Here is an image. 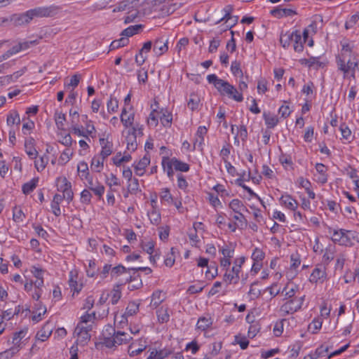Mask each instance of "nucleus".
<instances>
[{
  "mask_svg": "<svg viewBox=\"0 0 359 359\" xmlns=\"http://www.w3.org/2000/svg\"><path fill=\"white\" fill-rule=\"evenodd\" d=\"M340 130L341 133L342 137L346 140H349L351 136V132L350 129L345 125L340 126Z\"/></svg>",
  "mask_w": 359,
  "mask_h": 359,
  "instance_id": "obj_61",
  "label": "nucleus"
},
{
  "mask_svg": "<svg viewBox=\"0 0 359 359\" xmlns=\"http://www.w3.org/2000/svg\"><path fill=\"white\" fill-rule=\"evenodd\" d=\"M162 166L164 171L172 170V167H174L173 158H170L167 156H163L162 158Z\"/></svg>",
  "mask_w": 359,
  "mask_h": 359,
  "instance_id": "obj_54",
  "label": "nucleus"
},
{
  "mask_svg": "<svg viewBox=\"0 0 359 359\" xmlns=\"http://www.w3.org/2000/svg\"><path fill=\"white\" fill-rule=\"evenodd\" d=\"M265 123L269 128H274L279 122L278 118L276 115L271 114V113L264 112L263 114Z\"/></svg>",
  "mask_w": 359,
  "mask_h": 359,
  "instance_id": "obj_21",
  "label": "nucleus"
},
{
  "mask_svg": "<svg viewBox=\"0 0 359 359\" xmlns=\"http://www.w3.org/2000/svg\"><path fill=\"white\" fill-rule=\"evenodd\" d=\"M298 290V287L297 285H294V287H292L291 288L289 287V285L287 284L283 289V292H285V299H291L293 298H295V294Z\"/></svg>",
  "mask_w": 359,
  "mask_h": 359,
  "instance_id": "obj_36",
  "label": "nucleus"
},
{
  "mask_svg": "<svg viewBox=\"0 0 359 359\" xmlns=\"http://www.w3.org/2000/svg\"><path fill=\"white\" fill-rule=\"evenodd\" d=\"M172 353L169 348H163L160 351H153L147 359H163Z\"/></svg>",
  "mask_w": 359,
  "mask_h": 359,
  "instance_id": "obj_19",
  "label": "nucleus"
},
{
  "mask_svg": "<svg viewBox=\"0 0 359 359\" xmlns=\"http://www.w3.org/2000/svg\"><path fill=\"white\" fill-rule=\"evenodd\" d=\"M95 320V313H86L81 317V321L79 324L88 325L89 323H93Z\"/></svg>",
  "mask_w": 359,
  "mask_h": 359,
  "instance_id": "obj_46",
  "label": "nucleus"
},
{
  "mask_svg": "<svg viewBox=\"0 0 359 359\" xmlns=\"http://www.w3.org/2000/svg\"><path fill=\"white\" fill-rule=\"evenodd\" d=\"M134 119L135 114L133 113L130 114L127 118L121 116V121L126 128H131L133 126Z\"/></svg>",
  "mask_w": 359,
  "mask_h": 359,
  "instance_id": "obj_55",
  "label": "nucleus"
},
{
  "mask_svg": "<svg viewBox=\"0 0 359 359\" xmlns=\"http://www.w3.org/2000/svg\"><path fill=\"white\" fill-rule=\"evenodd\" d=\"M91 194L89 190L84 189L81 194V201L83 203H89L91 199Z\"/></svg>",
  "mask_w": 359,
  "mask_h": 359,
  "instance_id": "obj_62",
  "label": "nucleus"
},
{
  "mask_svg": "<svg viewBox=\"0 0 359 359\" xmlns=\"http://www.w3.org/2000/svg\"><path fill=\"white\" fill-rule=\"evenodd\" d=\"M80 79L79 75H74L66 81L65 84L68 88H76L79 86Z\"/></svg>",
  "mask_w": 359,
  "mask_h": 359,
  "instance_id": "obj_48",
  "label": "nucleus"
},
{
  "mask_svg": "<svg viewBox=\"0 0 359 359\" xmlns=\"http://www.w3.org/2000/svg\"><path fill=\"white\" fill-rule=\"evenodd\" d=\"M234 344H239L241 349L244 350L247 348L249 344V341L245 337H243L241 335L235 336V339L233 341Z\"/></svg>",
  "mask_w": 359,
  "mask_h": 359,
  "instance_id": "obj_45",
  "label": "nucleus"
},
{
  "mask_svg": "<svg viewBox=\"0 0 359 359\" xmlns=\"http://www.w3.org/2000/svg\"><path fill=\"white\" fill-rule=\"evenodd\" d=\"M65 114L56 111L55 114V121L58 130H65Z\"/></svg>",
  "mask_w": 359,
  "mask_h": 359,
  "instance_id": "obj_27",
  "label": "nucleus"
},
{
  "mask_svg": "<svg viewBox=\"0 0 359 359\" xmlns=\"http://www.w3.org/2000/svg\"><path fill=\"white\" fill-rule=\"evenodd\" d=\"M229 208L235 212L239 213L243 210H247L246 207L239 199H233L229 203Z\"/></svg>",
  "mask_w": 359,
  "mask_h": 359,
  "instance_id": "obj_26",
  "label": "nucleus"
},
{
  "mask_svg": "<svg viewBox=\"0 0 359 359\" xmlns=\"http://www.w3.org/2000/svg\"><path fill=\"white\" fill-rule=\"evenodd\" d=\"M6 122L8 126L20 124V118L18 113L16 111H11L7 116Z\"/></svg>",
  "mask_w": 359,
  "mask_h": 359,
  "instance_id": "obj_31",
  "label": "nucleus"
},
{
  "mask_svg": "<svg viewBox=\"0 0 359 359\" xmlns=\"http://www.w3.org/2000/svg\"><path fill=\"white\" fill-rule=\"evenodd\" d=\"M160 198L161 201L166 202L169 205H171L173 203L174 199L168 188L162 189L161 192L160 193Z\"/></svg>",
  "mask_w": 359,
  "mask_h": 359,
  "instance_id": "obj_37",
  "label": "nucleus"
},
{
  "mask_svg": "<svg viewBox=\"0 0 359 359\" xmlns=\"http://www.w3.org/2000/svg\"><path fill=\"white\" fill-rule=\"evenodd\" d=\"M103 161L104 159L102 158L100 159L99 157H94L91 161V169L95 172H100L101 169L103 168Z\"/></svg>",
  "mask_w": 359,
  "mask_h": 359,
  "instance_id": "obj_41",
  "label": "nucleus"
},
{
  "mask_svg": "<svg viewBox=\"0 0 359 359\" xmlns=\"http://www.w3.org/2000/svg\"><path fill=\"white\" fill-rule=\"evenodd\" d=\"M168 39H159L154 43V52L158 55H162L168 50Z\"/></svg>",
  "mask_w": 359,
  "mask_h": 359,
  "instance_id": "obj_12",
  "label": "nucleus"
},
{
  "mask_svg": "<svg viewBox=\"0 0 359 359\" xmlns=\"http://www.w3.org/2000/svg\"><path fill=\"white\" fill-rule=\"evenodd\" d=\"M131 339L132 337L126 332L118 331L116 332V335L114 336L113 344H114V346H116L123 343H127Z\"/></svg>",
  "mask_w": 359,
  "mask_h": 359,
  "instance_id": "obj_18",
  "label": "nucleus"
},
{
  "mask_svg": "<svg viewBox=\"0 0 359 359\" xmlns=\"http://www.w3.org/2000/svg\"><path fill=\"white\" fill-rule=\"evenodd\" d=\"M334 248L330 247L327 248L323 257L324 261L330 262L333 260L334 258Z\"/></svg>",
  "mask_w": 359,
  "mask_h": 359,
  "instance_id": "obj_58",
  "label": "nucleus"
},
{
  "mask_svg": "<svg viewBox=\"0 0 359 359\" xmlns=\"http://www.w3.org/2000/svg\"><path fill=\"white\" fill-rule=\"evenodd\" d=\"M149 163L150 158L145 155L136 165H134L135 174L139 176H142L144 173L145 168Z\"/></svg>",
  "mask_w": 359,
  "mask_h": 359,
  "instance_id": "obj_14",
  "label": "nucleus"
},
{
  "mask_svg": "<svg viewBox=\"0 0 359 359\" xmlns=\"http://www.w3.org/2000/svg\"><path fill=\"white\" fill-rule=\"evenodd\" d=\"M88 181V187L90 190L93 191L94 194L99 197H101L104 191V187L100 184L98 182H94L91 177L86 179Z\"/></svg>",
  "mask_w": 359,
  "mask_h": 359,
  "instance_id": "obj_15",
  "label": "nucleus"
},
{
  "mask_svg": "<svg viewBox=\"0 0 359 359\" xmlns=\"http://www.w3.org/2000/svg\"><path fill=\"white\" fill-rule=\"evenodd\" d=\"M91 330L92 325H84L81 324H78L75 329V332L77 334L78 337L83 341H88L90 339V334H89V332Z\"/></svg>",
  "mask_w": 359,
  "mask_h": 359,
  "instance_id": "obj_10",
  "label": "nucleus"
},
{
  "mask_svg": "<svg viewBox=\"0 0 359 359\" xmlns=\"http://www.w3.org/2000/svg\"><path fill=\"white\" fill-rule=\"evenodd\" d=\"M130 270H133V269H126L123 265L119 264L115 267L111 268L110 274H111V278H117L121 274H123V273H125L129 271Z\"/></svg>",
  "mask_w": 359,
  "mask_h": 359,
  "instance_id": "obj_29",
  "label": "nucleus"
},
{
  "mask_svg": "<svg viewBox=\"0 0 359 359\" xmlns=\"http://www.w3.org/2000/svg\"><path fill=\"white\" fill-rule=\"evenodd\" d=\"M138 5V0H132L130 4L124 5L122 9L127 11L126 15L124 17V22L126 24L133 22L137 17L139 13Z\"/></svg>",
  "mask_w": 359,
  "mask_h": 359,
  "instance_id": "obj_6",
  "label": "nucleus"
},
{
  "mask_svg": "<svg viewBox=\"0 0 359 359\" xmlns=\"http://www.w3.org/2000/svg\"><path fill=\"white\" fill-rule=\"evenodd\" d=\"M52 329L49 325V323H47L42 328V330L38 332L37 336H39V339L41 341H44L47 339L51 334Z\"/></svg>",
  "mask_w": 359,
  "mask_h": 359,
  "instance_id": "obj_33",
  "label": "nucleus"
},
{
  "mask_svg": "<svg viewBox=\"0 0 359 359\" xmlns=\"http://www.w3.org/2000/svg\"><path fill=\"white\" fill-rule=\"evenodd\" d=\"M264 258V252L262 250L256 248L252 255V259H253V261L261 262V261H262V259Z\"/></svg>",
  "mask_w": 359,
  "mask_h": 359,
  "instance_id": "obj_59",
  "label": "nucleus"
},
{
  "mask_svg": "<svg viewBox=\"0 0 359 359\" xmlns=\"http://www.w3.org/2000/svg\"><path fill=\"white\" fill-rule=\"evenodd\" d=\"M116 332L115 328L110 325H106L102 332V337L103 339V344H104L107 348L114 347V344H113L114 336H115Z\"/></svg>",
  "mask_w": 359,
  "mask_h": 359,
  "instance_id": "obj_7",
  "label": "nucleus"
},
{
  "mask_svg": "<svg viewBox=\"0 0 359 359\" xmlns=\"http://www.w3.org/2000/svg\"><path fill=\"white\" fill-rule=\"evenodd\" d=\"M139 310V304H137L135 302H131L128 304L126 311V315L127 316H133Z\"/></svg>",
  "mask_w": 359,
  "mask_h": 359,
  "instance_id": "obj_52",
  "label": "nucleus"
},
{
  "mask_svg": "<svg viewBox=\"0 0 359 359\" xmlns=\"http://www.w3.org/2000/svg\"><path fill=\"white\" fill-rule=\"evenodd\" d=\"M305 296L287 299L280 308L282 316L293 314L300 310L304 301Z\"/></svg>",
  "mask_w": 359,
  "mask_h": 359,
  "instance_id": "obj_4",
  "label": "nucleus"
},
{
  "mask_svg": "<svg viewBox=\"0 0 359 359\" xmlns=\"http://www.w3.org/2000/svg\"><path fill=\"white\" fill-rule=\"evenodd\" d=\"M32 42H23V43H18L15 45H14L12 48L6 54V58L10 57L11 55H13L14 54H16L22 50H26L29 47V44H31Z\"/></svg>",
  "mask_w": 359,
  "mask_h": 359,
  "instance_id": "obj_22",
  "label": "nucleus"
},
{
  "mask_svg": "<svg viewBox=\"0 0 359 359\" xmlns=\"http://www.w3.org/2000/svg\"><path fill=\"white\" fill-rule=\"evenodd\" d=\"M137 79L140 85L144 84L148 79L147 71L144 69H140L137 72Z\"/></svg>",
  "mask_w": 359,
  "mask_h": 359,
  "instance_id": "obj_50",
  "label": "nucleus"
},
{
  "mask_svg": "<svg viewBox=\"0 0 359 359\" xmlns=\"http://www.w3.org/2000/svg\"><path fill=\"white\" fill-rule=\"evenodd\" d=\"M25 148L27 154L31 158H36L37 156V151L34 148V140L32 137H29L25 140Z\"/></svg>",
  "mask_w": 359,
  "mask_h": 359,
  "instance_id": "obj_16",
  "label": "nucleus"
},
{
  "mask_svg": "<svg viewBox=\"0 0 359 359\" xmlns=\"http://www.w3.org/2000/svg\"><path fill=\"white\" fill-rule=\"evenodd\" d=\"M327 232L331 235V238L333 242L345 246H348L351 244V240L347 234L348 233H350V231L342 229L336 230L329 227Z\"/></svg>",
  "mask_w": 359,
  "mask_h": 359,
  "instance_id": "obj_5",
  "label": "nucleus"
},
{
  "mask_svg": "<svg viewBox=\"0 0 359 359\" xmlns=\"http://www.w3.org/2000/svg\"><path fill=\"white\" fill-rule=\"evenodd\" d=\"M238 16H229L227 19L224 20L225 22V27L222 29V31L227 30L233 27L238 22Z\"/></svg>",
  "mask_w": 359,
  "mask_h": 359,
  "instance_id": "obj_56",
  "label": "nucleus"
},
{
  "mask_svg": "<svg viewBox=\"0 0 359 359\" xmlns=\"http://www.w3.org/2000/svg\"><path fill=\"white\" fill-rule=\"evenodd\" d=\"M38 182V178H33L29 182L24 184L22 187V192L25 194H29L31 193L36 187Z\"/></svg>",
  "mask_w": 359,
  "mask_h": 359,
  "instance_id": "obj_28",
  "label": "nucleus"
},
{
  "mask_svg": "<svg viewBox=\"0 0 359 359\" xmlns=\"http://www.w3.org/2000/svg\"><path fill=\"white\" fill-rule=\"evenodd\" d=\"M141 28V25L130 26L123 31L122 35L126 37L132 36L134 34H137L140 30Z\"/></svg>",
  "mask_w": 359,
  "mask_h": 359,
  "instance_id": "obj_40",
  "label": "nucleus"
},
{
  "mask_svg": "<svg viewBox=\"0 0 359 359\" xmlns=\"http://www.w3.org/2000/svg\"><path fill=\"white\" fill-rule=\"evenodd\" d=\"M341 53L339 57H349L350 55H355L352 53V46L350 43L344 41L341 43Z\"/></svg>",
  "mask_w": 359,
  "mask_h": 359,
  "instance_id": "obj_43",
  "label": "nucleus"
},
{
  "mask_svg": "<svg viewBox=\"0 0 359 359\" xmlns=\"http://www.w3.org/2000/svg\"><path fill=\"white\" fill-rule=\"evenodd\" d=\"M158 320L160 323H163L169 320L170 316L168 313L167 309L161 308L157 311Z\"/></svg>",
  "mask_w": 359,
  "mask_h": 359,
  "instance_id": "obj_42",
  "label": "nucleus"
},
{
  "mask_svg": "<svg viewBox=\"0 0 359 359\" xmlns=\"http://www.w3.org/2000/svg\"><path fill=\"white\" fill-rule=\"evenodd\" d=\"M326 278L325 269L324 267L320 266H317L314 269L312 273L310 276L309 280L311 283H317L318 280L323 281Z\"/></svg>",
  "mask_w": 359,
  "mask_h": 359,
  "instance_id": "obj_13",
  "label": "nucleus"
},
{
  "mask_svg": "<svg viewBox=\"0 0 359 359\" xmlns=\"http://www.w3.org/2000/svg\"><path fill=\"white\" fill-rule=\"evenodd\" d=\"M231 72L236 77L241 78L243 76V72L241 68L240 62L234 60L231 62Z\"/></svg>",
  "mask_w": 359,
  "mask_h": 359,
  "instance_id": "obj_30",
  "label": "nucleus"
},
{
  "mask_svg": "<svg viewBox=\"0 0 359 359\" xmlns=\"http://www.w3.org/2000/svg\"><path fill=\"white\" fill-rule=\"evenodd\" d=\"M207 81L212 84L215 88L229 90L230 85L225 81L219 79L216 74H209L207 76Z\"/></svg>",
  "mask_w": 359,
  "mask_h": 359,
  "instance_id": "obj_9",
  "label": "nucleus"
},
{
  "mask_svg": "<svg viewBox=\"0 0 359 359\" xmlns=\"http://www.w3.org/2000/svg\"><path fill=\"white\" fill-rule=\"evenodd\" d=\"M337 64L345 77L354 78L355 74L359 71V59L356 55L339 57Z\"/></svg>",
  "mask_w": 359,
  "mask_h": 359,
  "instance_id": "obj_2",
  "label": "nucleus"
},
{
  "mask_svg": "<svg viewBox=\"0 0 359 359\" xmlns=\"http://www.w3.org/2000/svg\"><path fill=\"white\" fill-rule=\"evenodd\" d=\"M149 218L153 224H158L161 220V215L156 208L148 212Z\"/></svg>",
  "mask_w": 359,
  "mask_h": 359,
  "instance_id": "obj_47",
  "label": "nucleus"
},
{
  "mask_svg": "<svg viewBox=\"0 0 359 359\" xmlns=\"http://www.w3.org/2000/svg\"><path fill=\"white\" fill-rule=\"evenodd\" d=\"M76 278V273H74V271H71L69 273V286L72 288H73L74 291L79 292L81 289V286L78 285Z\"/></svg>",
  "mask_w": 359,
  "mask_h": 359,
  "instance_id": "obj_44",
  "label": "nucleus"
},
{
  "mask_svg": "<svg viewBox=\"0 0 359 359\" xmlns=\"http://www.w3.org/2000/svg\"><path fill=\"white\" fill-rule=\"evenodd\" d=\"M311 32H313L312 25H310L303 31L298 29L289 30L281 34L280 36V44L285 48L292 46L294 51L302 52L304 49V44L306 41L309 46H312L313 44V40L309 39Z\"/></svg>",
  "mask_w": 359,
  "mask_h": 359,
  "instance_id": "obj_1",
  "label": "nucleus"
},
{
  "mask_svg": "<svg viewBox=\"0 0 359 359\" xmlns=\"http://www.w3.org/2000/svg\"><path fill=\"white\" fill-rule=\"evenodd\" d=\"M58 137V142L65 147H70L72 144V138L69 133L64 131L60 130L57 134Z\"/></svg>",
  "mask_w": 359,
  "mask_h": 359,
  "instance_id": "obj_24",
  "label": "nucleus"
},
{
  "mask_svg": "<svg viewBox=\"0 0 359 359\" xmlns=\"http://www.w3.org/2000/svg\"><path fill=\"white\" fill-rule=\"evenodd\" d=\"M359 20V14L355 13L350 16L345 24V27L347 29L354 27L358 21Z\"/></svg>",
  "mask_w": 359,
  "mask_h": 359,
  "instance_id": "obj_49",
  "label": "nucleus"
},
{
  "mask_svg": "<svg viewBox=\"0 0 359 359\" xmlns=\"http://www.w3.org/2000/svg\"><path fill=\"white\" fill-rule=\"evenodd\" d=\"M56 8L55 6L39 7L28 11L22 17V22H29L34 18L48 17L55 13Z\"/></svg>",
  "mask_w": 359,
  "mask_h": 359,
  "instance_id": "obj_3",
  "label": "nucleus"
},
{
  "mask_svg": "<svg viewBox=\"0 0 359 359\" xmlns=\"http://www.w3.org/2000/svg\"><path fill=\"white\" fill-rule=\"evenodd\" d=\"M221 95L225 100L226 97L229 99H233L237 102H241L243 100V95L241 91H220Z\"/></svg>",
  "mask_w": 359,
  "mask_h": 359,
  "instance_id": "obj_25",
  "label": "nucleus"
},
{
  "mask_svg": "<svg viewBox=\"0 0 359 359\" xmlns=\"http://www.w3.org/2000/svg\"><path fill=\"white\" fill-rule=\"evenodd\" d=\"M48 162V156L44 155L34 162L35 167L39 172L44 170Z\"/></svg>",
  "mask_w": 359,
  "mask_h": 359,
  "instance_id": "obj_34",
  "label": "nucleus"
},
{
  "mask_svg": "<svg viewBox=\"0 0 359 359\" xmlns=\"http://www.w3.org/2000/svg\"><path fill=\"white\" fill-rule=\"evenodd\" d=\"M165 299L164 294L161 290L155 291L151 296L150 305L154 308L158 306Z\"/></svg>",
  "mask_w": 359,
  "mask_h": 359,
  "instance_id": "obj_23",
  "label": "nucleus"
},
{
  "mask_svg": "<svg viewBox=\"0 0 359 359\" xmlns=\"http://www.w3.org/2000/svg\"><path fill=\"white\" fill-rule=\"evenodd\" d=\"M174 168L181 172H187L189 170V164L184 163L176 158H173Z\"/></svg>",
  "mask_w": 359,
  "mask_h": 359,
  "instance_id": "obj_38",
  "label": "nucleus"
},
{
  "mask_svg": "<svg viewBox=\"0 0 359 359\" xmlns=\"http://www.w3.org/2000/svg\"><path fill=\"white\" fill-rule=\"evenodd\" d=\"M322 321L319 319H314L309 325V330L312 333H316L318 330L321 328Z\"/></svg>",
  "mask_w": 359,
  "mask_h": 359,
  "instance_id": "obj_57",
  "label": "nucleus"
},
{
  "mask_svg": "<svg viewBox=\"0 0 359 359\" xmlns=\"http://www.w3.org/2000/svg\"><path fill=\"white\" fill-rule=\"evenodd\" d=\"M107 184L109 186H118L120 184L118 179L116 177V176L111 173L109 177H107Z\"/></svg>",
  "mask_w": 359,
  "mask_h": 359,
  "instance_id": "obj_63",
  "label": "nucleus"
},
{
  "mask_svg": "<svg viewBox=\"0 0 359 359\" xmlns=\"http://www.w3.org/2000/svg\"><path fill=\"white\" fill-rule=\"evenodd\" d=\"M100 142L102 146L100 155L102 158L104 159L112 153V144L104 138H100Z\"/></svg>",
  "mask_w": 359,
  "mask_h": 359,
  "instance_id": "obj_17",
  "label": "nucleus"
},
{
  "mask_svg": "<svg viewBox=\"0 0 359 359\" xmlns=\"http://www.w3.org/2000/svg\"><path fill=\"white\" fill-rule=\"evenodd\" d=\"M138 189H139L138 180L136 178H134L128 184V191L131 194H135L136 191L138 190Z\"/></svg>",
  "mask_w": 359,
  "mask_h": 359,
  "instance_id": "obj_60",
  "label": "nucleus"
},
{
  "mask_svg": "<svg viewBox=\"0 0 359 359\" xmlns=\"http://www.w3.org/2000/svg\"><path fill=\"white\" fill-rule=\"evenodd\" d=\"M27 332L21 330L20 332L14 333L12 343L13 346L11 347L9 350L5 351V354L7 355H13L19 351V346L20 344L21 340L26 337Z\"/></svg>",
  "mask_w": 359,
  "mask_h": 359,
  "instance_id": "obj_8",
  "label": "nucleus"
},
{
  "mask_svg": "<svg viewBox=\"0 0 359 359\" xmlns=\"http://www.w3.org/2000/svg\"><path fill=\"white\" fill-rule=\"evenodd\" d=\"M212 325V320L210 318L201 317L198 319L196 326L201 330H205Z\"/></svg>",
  "mask_w": 359,
  "mask_h": 359,
  "instance_id": "obj_32",
  "label": "nucleus"
},
{
  "mask_svg": "<svg viewBox=\"0 0 359 359\" xmlns=\"http://www.w3.org/2000/svg\"><path fill=\"white\" fill-rule=\"evenodd\" d=\"M160 112L156 110H153L149 114V117L147 120L148 124L150 126L156 127L158 125V120L159 119Z\"/></svg>",
  "mask_w": 359,
  "mask_h": 359,
  "instance_id": "obj_39",
  "label": "nucleus"
},
{
  "mask_svg": "<svg viewBox=\"0 0 359 359\" xmlns=\"http://www.w3.org/2000/svg\"><path fill=\"white\" fill-rule=\"evenodd\" d=\"M159 119L164 127H170L171 126L172 116L171 114H160Z\"/></svg>",
  "mask_w": 359,
  "mask_h": 359,
  "instance_id": "obj_51",
  "label": "nucleus"
},
{
  "mask_svg": "<svg viewBox=\"0 0 359 359\" xmlns=\"http://www.w3.org/2000/svg\"><path fill=\"white\" fill-rule=\"evenodd\" d=\"M57 181L60 182V184L58 185L57 188L59 191L64 192L72 186L71 183L68 182L66 177L58 178Z\"/></svg>",
  "mask_w": 359,
  "mask_h": 359,
  "instance_id": "obj_53",
  "label": "nucleus"
},
{
  "mask_svg": "<svg viewBox=\"0 0 359 359\" xmlns=\"http://www.w3.org/2000/svg\"><path fill=\"white\" fill-rule=\"evenodd\" d=\"M200 348L199 345L198 344L197 341L196 340L192 341L191 342L189 343L186 346V350H191V353L193 354H195Z\"/></svg>",
  "mask_w": 359,
  "mask_h": 359,
  "instance_id": "obj_64",
  "label": "nucleus"
},
{
  "mask_svg": "<svg viewBox=\"0 0 359 359\" xmlns=\"http://www.w3.org/2000/svg\"><path fill=\"white\" fill-rule=\"evenodd\" d=\"M281 203L288 209L295 210L298 203L296 200L293 199L290 195L282 196L280 198Z\"/></svg>",
  "mask_w": 359,
  "mask_h": 359,
  "instance_id": "obj_20",
  "label": "nucleus"
},
{
  "mask_svg": "<svg viewBox=\"0 0 359 359\" xmlns=\"http://www.w3.org/2000/svg\"><path fill=\"white\" fill-rule=\"evenodd\" d=\"M200 102V98L198 97V95L195 93H192L190 95L189 100L188 101V107L190 108L192 111L196 109L198 104Z\"/></svg>",
  "mask_w": 359,
  "mask_h": 359,
  "instance_id": "obj_35",
  "label": "nucleus"
},
{
  "mask_svg": "<svg viewBox=\"0 0 359 359\" xmlns=\"http://www.w3.org/2000/svg\"><path fill=\"white\" fill-rule=\"evenodd\" d=\"M127 142V148L129 150L134 151L137 148V135L136 127H132L128 131V135L126 137Z\"/></svg>",
  "mask_w": 359,
  "mask_h": 359,
  "instance_id": "obj_11",
  "label": "nucleus"
}]
</instances>
